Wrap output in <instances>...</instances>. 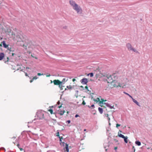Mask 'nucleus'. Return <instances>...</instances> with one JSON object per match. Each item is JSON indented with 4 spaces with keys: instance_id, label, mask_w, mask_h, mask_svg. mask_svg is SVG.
<instances>
[{
    "instance_id": "nucleus-1",
    "label": "nucleus",
    "mask_w": 152,
    "mask_h": 152,
    "mask_svg": "<svg viewBox=\"0 0 152 152\" xmlns=\"http://www.w3.org/2000/svg\"><path fill=\"white\" fill-rule=\"evenodd\" d=\"M20 46L23 47L25 49L27 50V46L28 48H30V46L32 44L31 41L27 39V37L23 34L22 32L20 31Z\"/></svg>"
},
{
    "instance_id": "nucleus-2",
    "label": "nucleus",
    "mask_w": 152,
    "mask_h": 152,
    "mask_svg": "<svg viewBox=\"0 0 152 152\" xmlns=\"http://www.w3.org/2000/svg\"><path fill=\"white\" fill-rule=\"evenodd\" d=\"M2 30L3 33L8 35L10 37H12L15 35V33L9 28H3Z\"/></svg>"
},
{
    "instance_id": "nucleus-3",
    "label": "nucleus",
    "mask_w": 152,
    "mask_h": 152,
    "mask_svg": "<svg viewBox=\"0 0 152 152\" xmlns=\"http://www.w3.org/2000/svg\"><path fill=\"white\" fill-rule=\"evenodd\" d=\"M112 76L113 77V80L112 81H110V83L114 86H116V84L115 83L117 81L116 80V79H117L118 78V76L116 74V73H114L113 74Z\"/></svg>"
},
{
    "instance_id": "nucleus-4",
    "label": "nucleus",
    "mask_w": 152,
    "mask_h": 152,
    "mask_svg": "<svg viewBox=\"0 0 152 152\" xmlns=\"http://www.w3.org/2000/svg\"><path fill=\"white\" fill-rule=\"evenodd\" d=\"M74 10H75L78 14H81L82 13V10L81 8L78 5H76L75 7L73 8Z\"/></svg>"
},
{
    "instance_id": "nucleus-5",
    "label": "nucleus",
    "mask_w": 152,
    "mask_h": 152,
    "mask_svg": "<svg viewBox=\"0 0 152 152\" xmlns=\"http://www.w3.org/2000/svg\"><path fill=\"white\" fill-rule=\"evenodd\" d=\"M36 115L39 119H42L44 118V114L41 111H38L36 113Z\"/></svg>"
},
{
    "instance_id": "nucleus-6",
    "label": "nucleus",
    "mask_w": 152,
    "mask_h": 152,
    "mask_svg": "<svg viewBox=\"0 0 152 152\" xmlns=\"http://www.w3.org/2000/svg\"><path fill=\"white\" fill-rule=\"evenodd\" d=\"M64 110H61V109H59L57 111H56L54 113V114H59L61 115H63L64 113L65 112Z\"/></svg>"
},
{
    "instance_id": "nucleus-7",
    "label": "nucleus",
    "mask_w": 152,
    "mask_h": 152,
    "mask_svg": "<svg viewBox=\"0 0 152 152\" xmlns=\"http://www.w3.org/2000/svg\"><path fill=\"white\" fill-rule=\"evenodd\" d=\"M80 82L83 84L86 85H87V83L88 82V79L86 78H84L80 80Z\"/></svg>"
},
{
    "instance_id": "nucleus-8",
    "label": "nucleus",
    "mask_w": 152,
    "mask_h": 152,
    "mask_svg": "<svg viewBox=\"0 0 152 152\" xmlns=\"http://www.w3.org/2000/svg\"><path fill=\"white\" fill-rule=\"evenodd\" d=\"M53 84L55 85L58 86H61V82L58 80H54Z\"/></svg>"
},
{
    "instance_id": "nucleus-9",
    "label": "nucleus",
    "mask_w": 152,
    "mask_h": 152,
    "mask_svg": "<svg viewBox=\"0 0 152 152\" xmlns=\"http://www.w3.org/2000/svg\"><path fill=\"white\" fill-rule=\"evenodd\" d=\"M69 2L70 4L72 7L73 8L75 7L76 5H78L77 4L75 3V1L73 0H70Z\"/></svg>"
},
{
    "instance_id": "nucleus-10",
    "label": "nucleus",
    "mask_w": 152,
    "mask_h": 152,
    "mask_svg": "<svg viewBox=\"0 0 152 152\" xmlns=\"http://www.w3.org/2000/svg\"><path fill=\"white\" fill-rule=\"evenodd\" d=\"M5 55L4 53L1 52L0 53V61L2 60L4 58Z\"/></svg>"
},
{
    "instance_id": "nucleus-11",
    "label": "nucleus",
    "mask_w": 152,
    "mask_h": 152,
    "mask_svg": "<svg viewBox=\"0 0 152 152\" xmlns=\"http://www.w3.org/2000/svg\"><path fill=\"white\" fill-rule=\"evenodd\" d=\"M64 150H66V151L67 152H69V148L68 144H66L65 147L64 148Z\"/></svg>"
},
{
    "instance_id": "nucleus-12",
    "label": "nucleus",
    "mask_w": 152,
    "mask_h": 152,
    "mask_svg": "<svg viewBox=\"0 0 152 152\" xmlns=\"http://www.w3.org/2000/svg\"><path fill=\"white\" fill-rule=\"evenodd\" d=\"M1 44H2L3 47L4 48H7L8 47V45L6 44L5 41H3L1 42Z\"/></svg>"
},
{
    "instance_id": "nucleus-13",
    "label": "nucleus",
    "mask_w": 152,
    "mask_h": 152,
    "mask_svg": "<svg viewBox=\"0 0 152 152\" xmlns=\"http://www.w3.org/2000/svg\"><path fill=\"white\" fill-rule=\"evenodd\" d=\"M107 77L109 81V82H107L108 83H110V81H112L113 80V78L112 76L111 75H110L109 76H107Z\"/></svg>"
},
{
    "instance_id": "nucleus-14",
    "label": "nucleus",
    "mask_w": 152,
    "mask_h": 152,
    "mask_svg": "<svg viewBox=\"0 0 152 152\" xmlns=\"http://www.w3.org/2000/svg\"><path fill=\"white\" fill-rule=\"evenodd\" d=\"M126 47H127L128 49L129 50H131L132 48H133L131 44L129 43H128L126 45Z\"/></svg>"
},
{
    "instance_id": "nucleus-15",
    "label": "nucleus",
    "mask_w": 152,
    "mask_h": 152,
    "mask_svg": "<svg viewBox=\"0 0 152 152\" xmlns=\"http://www.w3.org/2000/svg\"><path fill=\"white\" fill-rule=\"evenodd\" d=\"M104 104H105L106 105V106L109 107L110 109H112L113 108L115 109V108L113 107V106H111L110 105V104L108 103H104Z\"/></svg>"
},
{
    "instance_id": "nucleus-16",
    "label": "nucleus",
    "mask_w": 152,
    "mask_h": 152,
    "mask_svg": "<svg viewBox=\"0 0 152 152\" xmlns=\"http://www.w3.org/2000/svg\"><path fill=\"white\" fill-rule=\"evenodd\" d=\"M131 98L132 99V100L134 103H135L138 106H140L139 103L137 102V101L136 100L134 99L132 97V98Z\"/></svg>"
},
{
    "instance_id": "nucleus-17",
    "label": "nucleus",
    "mask_w": 152,
    "mask_h": 152,
    "mask_svg": "<svg viewBox=\"0 0 152 152\" xmlns=\"http://www.w3.org/2000/svg\"><path fill=\"white\" fill-rule=\"evenodd\" d=\"M109 143L110 142L109 141L107 143H105L104 144V148L105 149L106 151H107V149H106V146L109 147L110 146Z\"/></svg>"
},
{
    "instance_id": "nucleus-18",
    "label": "nucleus",
    "mask_w": 152,
    "mask_h": 152,
    "mask_svg": "<svg viewBox=\"0 0 152 152\" xmlns=\"http://www.w3.org/2000/svg\"><path fill=\"white\" fill-rule=\"evenodd\" d=\"M9 60L10 59L8 57H7L6 58H4V62L7 64H8V62H9Z\"/></svg>"
},
{
    "instance_id": "nucleus-19",
    "label": "nucleus",
    "mask_w": 152,
    "mask_h": 152,
    "mask_svg": "<svg viewBox=\"0 0 152 152\" xmlns=\"http://www.w3.org/2000/svg\"><path fill=\"white\" fill-rule=\"evenodd\" d=\"M67 80V79H66L65 78H63L62 80L61 81V84L64 85Z\"/></svg>"
},
{
    "instance_id": "nucleus-20",
    "label": "nucleus",
    "mask_w": 152,
    "mask_h": 152,
    "mask_svg": "<svg viewBox=\"0 0 152 152\" xmlns=\"http://www.w3.org/2000/svg\"><path fill=\"white\" fill-rule=\"evenodd\" d=\"M124 139V140L125 142L127 143L128 142V137L127 136H124V137L123 138Z\"/></svg>"
},
{
    "instance_id": "nucleus-21",
    "label": "nucleus",
    "mask_w": 152,
    "mask_h": 152,
    "mask_svg": "<svg viewBox=\"0 0 152 152\" xmlns=\"http://www.w3.org/2000/svg\"><path fill=\"white\" fill-rule=\"evenodd\" d=\"M7 50H9L10 52H13L14 51V49L13 48H12L11 47H10L8 46V47L7 48Z\"/></svg>"
},
{
    "instance_id": "nucleus-22",
    "label": "nucleus",
    "mask_w": 152,
    "mask_h": 152,
    "mask_svg": "<svg viewBox=\"0 0 152 152\" xmlns=\"http://www.w3.org/2000/svg\"><path fill=\"white\" fill-rule=\"evenodd\" d=\"M135 144L138 146H140L141 145V143L138 140H136L135 142Z\"/></svg>"
},
{
    "instance_id": "nucleus-23",
    "label": "nucleus",
    "mask_w": 152,
    "mask_h": 152,
    "mask_svg": "<svg viewBox=\"0 0 152 152\" xmlns=\"http://www.w3.org/2000/svg\"><path fill=\"white\" fill-rule=\"evenodd\" d=\"M98 110L99 112V113L101 114H102L103 113V109L102 108H101L100 107H99L98 108Z\"/></svg>"
},
{
    "instance_id": "nucleus-24",
    "label": "nucleus",
    "mask_w": 152,
    "mask_h": 152,
    "mask_svg": "<svg viewBox=\"0 0 152 152\" xmlns=\"http://www.w3.org/2000/svg\"><path fill=\"white\" fill-rule=\"evenodd\" d=\"M38 78V77H37V76H35L33 77L32 79L31 80H30V82L31 83L34 80H36Z\"/></svg>"
},
{
    "instance_id": "nucleus-25",
    "label": "nucleus",
    "mask_w": 152,
    "mask_h": 152,
    "mask_svg": "<svg viewBox=\"0 0 152 152\" xmlns=\"http://www.w3.org/2000/svg\"><path fill=\"white\" fill-rule=\"evenodd\" d=\"M118 136L119 137H121V138H123L124 137V135H123L121 133H119V132H118Z\"/></svg>"
},
{
    "instance_id": "nucleus-26",
    "label": "nucleus",
    "mask_w": 152,
    "mask_h": 152,
    "mask_svg": "<svg viewBox=\"0 0 152 152\" xmlns=\"http://www.w3.org/2000/svg\"><path fill=\"white\" fill-rule=\"evenodd\" d=\"M131 50H132L134 52H135L136 53H139V52L137 50H136L135 49L133 48H132L131 49Z\"/></svg>"
},
{
    "instance_id": "nucleus-27",
    "label": "nucleus",
    "mask_w": 152,
    "mask_h": 152,
    "mask_svg": "<svg viewBox=\"0 0 152 152\" xmlns=\"http://www.w3.org/2000/svg\"><path fill=\"white\" fill-rule=\"evenodd\" d=\"M12 69L14 70L16 69L17 70H19V68H16L14 65H12Z\"/></svg>"
},
{
    "instance_id": "nucleus-28",
    "label": "nucleus",
    "mask_w": 152,
    "mask_h": 152,
    "mask_svg": "<svg viewBox=\"0 0 152 152\" xmlns=\"http://www.w3.org/2000/svg\"><path fill=\"white\" fill-rule=\"evenodd\" d=\"M94 101L95 102H96V103L98 102H99L100 101V99L99 98L97 97L96 99H93Z\"/></svg>"
},
{
    "instance_id": "nucleus-29",
    "label": "nucleus",
    "mask_w": 152,
    "mask_h": 152,
    "mask_svg": "<svg viewBox=\"0 0 152 152\" xmlns=\"http://www.w3.org/2000/svg\"><path fill=\"white\" fill-rule=\"evenodd\" d=\"M66 88H68V89H69L70 91L72 89V88L71 87V85L68 86H66Z\"/></svg>"
},
{
    "instance_id": "nucleus-30",
    "label": "nucleus",
    "mask_w": 152,
    "mask_h": 152,
    "mask_svg": "<svg viewBox=\"0 0 152 152\" xmlns=\"http://www.w3.org/2000/svg\"><path fill=\"white\" fill-rule=\"evenodd\" d=\"M48 111L50 112V113L51 114H54V113L53 112V110L52 109H51V108L50 109L48 110Z\"/></svg>"
},
{
    "instance_id": "nucleus-31",
    "label": "nucleus",
    "mask_w": 152,
    "mask_h": 152,
    "mask_svg": "<svg viewBox=\"0 0 152 152\" xmlns=\"http://www.w3.org/2000/svg\"><path fill=\"white\" fill-rule=\"evenodd\" d=\"M101 77H107V74L105 73H101Z\"/></svg>"
},
{
    "instance_id": "nucleus-32",
    "label": "nucleus",
    "mask_w": 152,
    "mask_h": 152,
    "mask_svg": "<svg viewBox=\"0 0 152 152\" xmlns=\"http://www.w3.org/2000/svg\"><path fill=\"white\" fill-rule=\"evenodd\" d=\"M124 94H126V95L129 96L131 98H132V97L131 95H130V94H129L128 93L125 92H124Z\"/></svg>"
},
{
    "instance_id": "nucleus-33",
    "label": "nucleus",
    "mask_w": 152,
    "mask_h": 152,
    "mask_svg": "<svg viewBox=\"0 0 152 152\" xmlns=\"http://www.w3.org/2000/svg\"><path fill=\"white\" fill-rule=\"evenodd\" d=\"M122 86V85L121 84V83H118V85L117 86L116 84V86H114V87H121Z\"/></svg>"
},
{
    "instance_id": "nucleus-34",
    "label": "nucleus",
    "mask_w": 152,
    "mask_h": 152,
    "mask_svg": "<svg viewBox=\"0 0 152 152\" xmlns=\"http://www.w3.org/2000/svg\"><path fill=\"white\" fill-rule=\"evenodd\" d=\"M75 92L76 93L75 94V96L76 97V98H77L78 96V90H76Z\"/></svg>"
},
{
    "instance_id": "nucleus-35",
    "label": "nucleus",
    "mask_w": 152,
    "mask_h": 152,
    "mask_svg": "<svg viewBox=\"0 0 152 152\" xmlns=\"http://www.w3.org/2000/svg\"><path fill=\"white\" fill-rule=\"evenodd\" d=\"M56 134H57L56 136L58 137V136H60L59 130H58L57 131Z\"/></svg>"
},
{
    "instance_id": "nucleus-36",
    "label": "nucleus",
    "mask_w": 152,
    "mask_h": 152,
    "mask_svg": "<svg viewBox=\"0 0 152 152\" xmlns=\"http://www.w3.org/2000/svg\"><path fill=\"white\" fill-rule=\"evenodd\" d=\"M83 99V102L81 104L83 105H85L86 104V103L85 102V101H84L83 99Z\"/></svg>"
},
{
    "instance_id": "nucleus-37",
    "label": "nucleus",
    "mask_w": 152,
    "mask_h": 152,
    "mask_svg": "<svg viewBox=\"0 0 152 152\" xmlns=\"http://www.w3.org/2000/svg\"><path fill=\"white\" fill-rule=\"evenodd\" d=\"M89 74L91 77H92L94 76V73L93 72L90 73Z\"/></svg>"
},
{
    "instance_id": "nucleus-38",
    "label": "nucleus",
    "mask_w": 152,
    "mask_h": 152,
    "mask_svg": "<svg viewBox=\"0 0 152 152\" xmlns=\"http://www.w3.org/2000/svg\"><path fill=\"white\" fill-rule=\"evenodd\" d=\"M63 84H62L61 86H58V87L60 88V90H62L63 89Z\"/></svg>"
},
{
    "instance_id": "nucleus-39",
    "label": "nucleus",
    "mask_w": 152,
    "mask_h": 152,
    "mask_svg": "<svg viewBox=\"0 0 152 152\" xmlns=\"http://www.w3.org/2000/svg\"><path fill=\"white\" fill-rule=\"evenodd\" d=\"M92 111L94 112L93 115H95L96 114V111L95 110H93Z\"/></svg>"
},
{
    "instance_id": "nucleus-40",
    "label": "nucleus",
    "mask_w": 152,
    "mask_h": 152,
    "mask_svg": "<svg viewBox=\"0 0 152 152\" xmlns=\"http://www.w3.org/2000/svg\"><path fill=\"white\" fill-rule=\"evenodd\" d=\"M132 151L133 152H135V149L134 148V147L133 146H132Z\"/></svg>"
},
{
    "instance_id": "nucleus-41",
    "label": "nucleus",
    "mask_w": 152,
    "mask_h": 152,
    "mask_svg": "<svg viewBox=\"0 0 152 152\" xmlns=\"http://www.w3.org/2000/svg\"><path fill=\"white\" fill-rule=\"evenodd\" d=\"M86 89L88 91H91L88 89V87L87 86H86L85 87Z\"/></svg>"
},
{
    "instance_id": "nucleus-42",
    "label": "nucleus",
    "mask_w": 152,
    "mask_h": 152,
    "mask_svg": "<svg viewBox=\"0 0 152 152\" xmlns=\"http://www.w3.org/2000/svg\"><path fill=\"white\" fill-rule=\"evenodd\" d=\"M121 125L120 124H116V127L117 128H118V127H119Z\"/></svg>"
},
{
    "instance_id": "nucleus-43",
    "label": "nucleus",
    "mask_w": 152,
    "mask_h": 152,
    "mask_svg": "<svg viewBox=\"0 0 152 152\" xmlns=\"http://www.w3.org/2000/svg\"><path fill=\"white\" fill-rule=\"evenodd\" d=\"M20 150L21 151H23L24 152H25V150L22 148H20Z\"/></svg>"
},
{
    "instance_id": "nucleus-44",
    "label": "nucleus",
    "mask_w": 152,
    "mask_h": 152,
    "mask_svg": "<svg viewBox=\"0 0 152 152\" xmlns=\"http://www.w3.org/2000/svg\"><path fill=\"white\" fill-rule=\"evenodd\" d=\"M58 138H59V140H60V139H61V140H62V139H63V137L62 136H60L58 137Z\"/></svg>"
},
{
    "instance_id": "nucleus-45",
    "label": "nucleus",
    "mask_w": 152,
    "mask_h": 152,
    "mask_svg": "<svg viewBox=\"0 0 152 152\" xmlns=\"http://www.w3.org/2000/svg\"><path fill=\"white\" fill-rule=\"evenodd\" d=\"M0 149L1 150L4 151H6L4 147H1V148H0Z\"/></svg>"
},
{
    "instance_id": "nucleus-46",
    "label": "nucleus",
    "mask_w": 152,
    "mask_h": 152,
    "mask_svg": "<svg viewBox=\"0 0 152 152\" xmlns=\"http://www.w3.org/2000/svg\"><path fill=\"white\" fill-rule=\"evenodd\" d=\"M59 142H60V144L61 145V144H62L63 143V142H64L62 141V140H61V139H60V140H59Z\"/></svg>"
},
{
    "instance_id": "nucleus-47",
    "label": "nucleus",
    "mask_w": 152,
    "mask_h": 152,
    "mask_svg": "<svg viewBox=\"0 0 152 152\" xmlns=\"http://www.w3.org/2000/svg\"><path fill=\"white\" fill-rule=\"evenodd\" d=\"M91 109L94 108V107H95L94 105V104L91 105Z\"/></svg>"
},
{
    "instance_id": "nucleus-48",
    "label": "nucleus",
    "mask_w": 152,
    "mask_h": 152,
    "mask_svg": "<svg viewBox=\"0 0 152 152\" xmlns=\"http://www.w3.org/2000/svg\"><path fill=\"white\" fill-rule=\"evenodd\" d=\"M71 121L70 120H68L66 121V122L68 124H69L70 123Z\"/></svg>"
},
{
    "instance_id": "nucleus-49",
    "label": "nucleus",
    "mask_w": 152,
    "mask_h": 152,
    "mask_svg": "<svg viewBox=\"0 0 152 152\" xmlns=\"http://www.w3.org/2000/svg\"><path fill=\"white\" fill-rule=\"evenodd\" d=\"M37 75L38 76H41L42 75H43V73L41 74V73H39L37 74Z\"/></svg>"
},
{
    "instance_id": "nucleus-50",
    "label": "nucleus",
    "mask_w": 152,
    "mask_h": 152,
    "mask_svg": "<svg viewBox=\"0 0 152 152\" xmlns=\"http://www.w3.org/2000/svg\"><path fill=\"white\" fill-rule=\"evenodd\" d=\"M56 105H55L54 106H52L50 107H49V108H55V107L56 106Z\"/></svg>"
},
{
    "instance_id": "nucleus-51",
    "label": "nucleus",
    "mask_w": 152,
    "mask_h": 152,
    "mask_svg": "<svg viewBox=\"0 0 152 152\" xmlns=\"http://www.w3.org/2000/svg\"><path fill=\"white\" fill-rule=\"evenodd\" d=\"M50 76V74L48 73H47L46 74V77H49Z\"/></svg>"
},
{
    "instance_id": "nucleus-52",
    "label": "nucleus",
    "mask_w": 152,
    "mask_h": 152,
    "mask_svg": "<svg viewBox=\"0 0 152 152\" xmlns=\"http://www.w3.org/2000/svg\"><path fill=\"white\" fill-rule=\"evenodd\" d=\"M78 117H80V116L79 115H78L77 114L75 115V117L76 118H77Z\"/></svg>"
},
{
    "instance_id": "nucleus-53",
    "label": "nucleus",
    "mask_w": 152,
    "mask_h": 152,
    "mask_svg": "<svg viewBox=\"0 0 152 152\" xmlns=\"http://www.w3.org/2000/svg\"><path fill=\"white\" fill-rule=\"evenodd\" d=\"M99 103L100 104H104V103L103 102V101H99Z\"/></svg>"
},
{
    "instance_id": "nucleus-54",
    "label": "nucleus",
    "mask_w": 152,
    "mask_h": 152,
    "mask_svg": "<svg viewBox=\"0 0 152 152\" xmlns=\"http://www.w3.org/2000/svg\"><path fill=\"white\" fill-rule=\"evenodd\" d=\"M62 105H63V104H62H62H61V105H60L58 107V108H61V107H62Z\"/></svg>"
},
{
    "instance_id": "nucleus-55",
    "label": "nucleus",
    "mask_w": 152,
    "mask_h": 152,
    "mask_svg": "<svg viewBox=\"0 0 152 152\" xmlns=\"http://www.w3.org/2000/svg\"><path fill=\"white\" fill-rule=\"evenodd\" d=\"M117 147H116L114 148V149L115 151L116 152V150L117 149Z\"/></svg>"
},
{
    "instance_id": "nucleus-56",
    "label": "nucleus",
    "mask_w": 152,
    "mask_h": 152,
    "mask_svg": "<svg viewBox=\"0 0 152 152\" xmlns=\"http://www.w3.org/2000/svg\"><path fill=\"white\" fill-rule=\"evenodd\" d=\"M101 100L102 101H103V102H104L107 101V100H104L103 99H101Z\"/></svg>"
},
{
    "instance_id": "nucleus-57",
    "label": "nucleus",
    "mask_w": 152,
    "mask_h": 152,
    "mask_svg": "<svg viewBox=\"0 0 152 152\" xmlns=\"http://www.w3.org/2000/svg\"><path fill=\"white\" fill-rule=\"evenodd\" d=\"M61 104V103L59 101H58L57 102V104H58V105H59L60 104Z\"/></svg>"
},
{
    "instance_id": "nucleus-58",
    "label": "nucleus",
    "mask_w": 152,
    "mask_h": 152,
    "mask_svg": "<svg viewBox=\"0 0 152 152\" xmlns=\"http://www.w3.org/2000/svg\"><path fill=\"white\" fill-rule=\"evenodd\" d=\"M105 116L107 117V118L109 117V115L108 114H105Z\"/></svg>"
},
{
    "instance_id": "nucleus-59",
    "label": "nucleus",
    "mask_w": 152,
    "mask_h": 152,
    "mask_svg": "<svg viewBox=\"0 0 152 152\" xmlns=\"http://www.w3.org/2000/svg\"><path fill=\"white\" fill-rule=\"evenodd\" d=\"M66 143H65L64 142H63V143H62V145L63 146H64V145H66Z\"/></svg>"
},
{
    "instance_id": "nucleus-60",
    "label": "nucleus",
    "mask_w": 152,
    "mask_h": 152,
    "mask_svg": "<svg viewBox=\"0 0 152 152\" xmlns=\"http://www.w3.org/2000/svg\"><path fill=\"white\" fill-rule=\"evenodd\" d=\"M17 146L18 148H19V143L18 142V144H17Z\"/></svg>"
},
{
    "instance_id": "nucleus-61",
    "label": "nucleus",
    "mask_w": 152,
    "mask_h": 152,
    "mask_svg": "<svg viewBox=\"0 0 152 152\" xmlns=\"http://www.w3.org/2000/svg\"><path fill=\"white\" fill-rule=\"evenodd\" d=\"M107 119L108 121V122H110V118L109 117L107 118Z\"/></svg>"
},
{
    "instance_id": "nucleus-62",
    "label": "nucleus",
    "mask_w": 152,
    "mask_h": 152,
    "mask_svg": "<svg viewBox=\"0 0 152 152\" xmlns=\"http://www.w3.org/2000/svg\"><path fill=\"white\" fill-rule=\"evenodd\" d=\"M80 88H82L83 89V90H84V87H83V86H80Z\"/></svg>"
},
{
    "instance_id": "nucleus-63",
    "label": "nucleus",
    "mask_w": 152,
    "mask_h": 152,
    "mask_svg": "<svg viewBox=\"0 0 152 152\" xmlns=\"http://www.w3.org/2000/svg\"><path fill=\"white\" fill-rule=\"evenodd\" d=\"M25 75L26 76H28V74L27 73H25Z\"/></svg>"
},
{
    "instance_id": "nucleus-64",
    "label": "nucleus",
    "mask_w": 152,
    "mask_h": 152,
    "mask_svg": "<svg viewBox=\"0 0 152 152\" xmlns=\"http://www.w3.org/2000/svg\"><path fill=\"white\" fill-rule=\"evenodd\" d=\"M54 81V80L53 81H52V80H50V83H53V82Z\"/></svg>"
}]
</instances>
